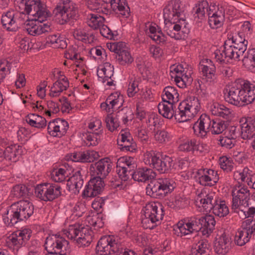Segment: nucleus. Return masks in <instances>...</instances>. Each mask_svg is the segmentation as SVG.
I'll list each match as a JSON object with an SVG mask.
<instances>
[{
  "instance_id": "nucleus-1",
  "label": "nucleus",
  "mask_w": 255,
  "mask_h": 255,
  "mask_svg": "<svg viewBox=\"0 0 255 255\" xmlns=\"http://www.w3.org/2000/svg\"><path fill=\"white\" fill-rule=\"evenodd\" d=\"M175 104L163 101L159 103V113L165 118L171 119L173 117L179 123L189 121L195 116L200 109V104L197 98L190 97L181 102L175 110Z\"/></svg>"
},
{
  "instance_id": "nucleus-2",
  "label": "nucleus",
  "mask_w": 255,
  "mask_h": 255,
  "mask_svg": "<svg viewBox=\"0 0 255 255\" xmlns=\"http://www.w3.org/2000/svg\"><path fill=\"white\" fill-rule=\"evenodd\" d=\"M223 93L227 102L242 106L255 100V85L243 79H238L227 85Z\"/></svg>"
},
{
  "instance_id": "nucleus-3",
  "label": "nucleus",
  "mask_w": 255,
  "mask_h": 255,
  "mask_svg": "<svg viewBox=\"0 0 255 255\" xmlns=\"http://www.w3.org/2000/svg\"><path fill=\"white\" fill-rule=\"evenodd\" d=\"M17 12L14 11V19L17 28L27 20L29 15L34 20L43 22L50 16V12L46 5L40 0H16Z\"/></svg>"
},
{
  "instance_id": "nucleus-4",
  "label": "nucleus",
  "mask_w": 255,
  "mask_h": 255,
  "mask_svg": "<svg viewBox=\"0 0 255 255\" xmlns=\"http://www.w3.org/2000/svg\"><path fill=\"white\" fill-rule=\"evenodd\" d=\"M232 211L246 219L255 214V195L251 196L250 190L245 185L234 187L232 191Z\"/></svg>"
},
{
  "instance_id": "nucleus-5",
  "label": "nucleus",
  "mask_w": 255,
  "mask_h": 255,
  "mask_svg": "<svg viewBox=\"0 0 255 255\" xmlns=\"http://www.w3.org/2000/svg\"><path fill=\"white\" fill-rule=\"evenodd\" d=\"M34 206L28 200H22L12 204L2 215L7 226H13L20 221H26L34 213Z\"/></svg>"
},
{
  "instance_id": "nucleus-6",
  "label": "nucleus",
  "mask_w": 255,
  "mask_h": 255,
  "mask_svg": "<svg viewBox=\"0 0 255 255\" xmlns=\"http://www.w3.org/2000/svg\"><path fill=\"white\" fill-rule=\"evenodd\" d=\"M143 211L144 215L142 218L141 224L144 229H154L160 224L164 215L162 206L155 202L146 204Z\"/></svg>"
},
{
  "instance_id": "nucleus-7",
  "label": "nucleus",
  "mask_w": 255,
  "mask_h": 255,
  "mask_svg": "<svg viewBox=\"0 0 255 255\" xmlns=\"http://www.w3.org/2000/svg\"><path fill=\"white\" fill-rule=\"evenodd\" d=\"M175 187L172 179L160 178L150 181L146 188V193L152 198L161 199L172 192Z\"/></svg>"
},
{
  "instance_id": "nucleus-8",
  "label": "nucleus",
  "mask_w": 255,
  "mask_h": 255,
  "mask_svg": "<svg viewBox=\"0 0 255 255\" xmlns=\"http://www.w3.org/2000/svg\"><path fill=\"white\" fill-rule=\"evenodd\" d=\"M62 3L57 5L53 14L60 24L73 21L78 17V9L75 4L70 0H61Z\"/></svg>"
},
{
  "instance_id": "nucleus-9",
  "label": "nucleus",
  "mask_w": 255,
  "mask_h": 255,
  "mask_svg": "<svg viewBox=\"0 0 255 255\" xmlns=\"http://www.w3.org/2000/svg\"><path fill=\"white\" fill-rule=\"evenodd\" d=\"M118 237L113 235L102 237L96 247V253L98 255H118L123 248Z\"/></svg>"
},
{
  "instance_id": "nucleus-10",
  "label": "nucleus",
  "mask_w": 255,
  "mask_h": 255,
  "mask_svg": "<svg viewBox=\"0 0 255 255\" xmlns=\"http://www.w3.org/2000/svg\"><path fill=\"white\" fill-rule=\"evenodd\" d=\"M244 48L231 45L230 40H226L223 46L215 51V58L220 63L228 62L229 60L240 61V56L244 55Z\"/></svg>"
},
{
  "instance_id": "nucleus-11",
  "label": "nucleus",
  "mask_w": 255,
  "mask_h": 255,
  "mask_svg": "<svg viewBox=\"0 0 255 255\" xmlns=\"http://www.w3.org/2000/svg\"><path fill=\"white\" fill-rule=\"evenodd\" d=\"M35 194L42 201L52 202L61 196L62 188L58 184L44 183L36 186Z\"/></svg>"
},
{
  "instance_id": "nucleus-12",
  "label": "nucleus",
  "mask_w": 255,
  "mask_h": 255,
  "mask_svg": "<svg viewBox=\"0 0 255 255\" xmlns=\"http://www.w3.org/2000/svg\"><path fill=\"white\" fill-rule=\"evenodd\" d=\"M199 221L198 217H186L179 221L174 226L173 233L178 237H182L199 231Z\"/></svg>"
},
{
  "instance_id": "nucleus-13",
  "label": "nucleus",
  "mask_w": 255,
  "mask_h": 255,
  "mask_svg": "<svg viewBox=\"0 0 255 255\" xmlns=\"http://www.w3.org/2000/svg\"><path fill=\"white\" fill-rule=\"evenodd\" d=\"M69 242L59 234L49 235L45 242V248L48 253L66 255Z\"/></svg>"
},
{
  "instance_id": "nucleus-14",
  "label": "nucleus",
  "mask_w": 255,
  "mask_h": 255,
  "mask_svg": "<svg viewBox=\"0 0 255 255\" xmlns=\"http://www.w3.org/2000/svg\"><path fill=\"white\" fill-rule=\"evenodd\" d=\"M31 233V230L28 228L14 232L7 238V243L9 248L17 253L20 249L27 244Z\"/></svg>"
},
{
  "instance_id": "nucleus-15",
  "label": "nucleus",
  "mask_w": 255,
  "mask_h": 255,
  "mask_svg": "<svg viewBox=\"0 0 255 255\" xmlns=\"http://www.w3.org/2000/svg\"><path fill=\"white\" fill-rule=\"evenodd\" d=\"M108 49L115 53V57L118 63L122 65L131 64L133 58L130 52L126 49V44L123 42L107 44Z\"/></svg>"
},
{
  "instance_id": "nucleus-16",
  "label": "nucleus",
  "mask_w": 255,
  "mask_h": 255,
  "mask_svg": "<svg viewBox=\"0 0 255 255\" xmlns=\"http://www.w3.org/2000/svg\"><path fill=\"white\" fill-rule=\"evenodd\" d=\"M184 10L181 7V2L180 0H170L164 4L163 9V14L164 21H174L179 20Z\"/></svg>"
},
{
  "instance_id": "nucleus-17",
  "label": "nucleus",
  "mask_w": 255,
  "mask_h": 255,
  "mask_svg": "<svg viewBox=\"0 0 255 255\" xmlns=\"http://www.w3.org/2000/svg\"><path fill=\"white\" fill-rule=\"evenodd\" d=\"M164 30L171 38L179 40L183 38L185 33L184 30L186 27L185 19L181 18L174 21H164Z\"/></svg>"
},
{
  "instance_id": "nucleus-18",
  "label": "nucleus",
  "mask_w": 255,
  "mask_h": 255,
  "mask_svg": "<svg viewBox=\"0 0 255 255\" xmlns=\"http://www.w3.org/2000/svg\"><path fill=\"white\" fill-rule=\"evenodd\" d=\"M202 73V80L209 85H214L217 82L216 68L213 62L208 59H202L199 67Z\"/></svg>"
},
{
  "instance_id": "nucleus-19",
  "label": "nucleus",
  "mask_w": 255,
  "mask_h": 255,
  "mask_svg": "<svg viewBox=\"0 0 255 255\" xmlns=\"http://www.w3.org/2000/svg\"><path fill=\"white\" fill-rule=\"evenodd\" d=\"M113 165V163L110 158L104 157L92 164L90 170L93 173V175L100 176L101 178L104 179L111 171Z\"/></svg>"
},
{
  "instance_id": "nucleus-20",
  "label": "nucleus",
  "mask_w": 255,
  "mask_h": 255,
  "mask_svg": "<svg viewBox=\"0 0 255 255\" xmlns=\"http://www.w3.org/2000/svg\"><path fill=\"white\" fill-rule=\"evenodd\" d=\"M212 121L209 115H201L193 127L195 134L202 138L205 137L211 130Z\"/></svg>"
},
{
  "instance_id": "nucleus-21",
  "label": "nucleus",
  "mask_w": 255,
  "mask_h": 255,
  "mask_svg": "<svg viewBox=\"0 0 255 255\" xmlns=\"http://www.w3.org/2000/svg\"><path fill=\"white\" fill-rule=\"evenodd\" d=\"M25 28L29 34L33 36L49 33L52 30L50 23H43V22L34 20V17L31 20L28 21Z\"/></svg>"
},
{
  "instance_id": "nucleus-22",
  "label": "nucleus",
  "mask_w": 255,
  "mask_h": 255,
  "mask_svg": "<svg viewBox=\"0 0 255 255\" xmlns=\"http://www.w3.org/2000/svg\"><path fill=\"white\" fill-rule=\"evenodd\" d=\"M68 128L69 124L67 121L57 118L48 123L47 131L52 136L61 137L66 133Z\"/></svg>"
},
{
  "instance_id": "nucleus-23",
  "label": "nucleus",
  "mask_w": 255,
  "mask_h": 255,
  "mask_svg": "<svg viewBox=\"0 0 255 255\" xmlns=\"http://www.w3.org/2000/svg\"><path fill=\"white\" fill-rule=\"evenodd\" d=\"M216 8L215 3L212 2L209 5L207 0H202L195 4L192 9V13L194 18L202 20L205 18L206 13L208 15L209 12H214Z\"/></svg>"
},
{
  "instance_id": "nucleus-24",
  "label": "nucleus",
  "mask_w": 255,
  "mask_h": 255,
  "mask_svg": "<svg viewBox=\"0 0 255 255\" xmlns=\"http://www.w3.org/2000/svg\"><path fill=\"white\" fill-rule=\"evenodd\" d=\"M124 102L123 96L119 92H115L108 97L105 102L101 104V108L107 112L112 113L115 109L122 106Z\"/></svg>"
},
{
  "instance_id": "nucleus-25",
  "label": "nucleus",
  "mask_w": 255,
  "mask_h": 255,
  "mask_svg": "<svg viewBox=\"0 0 255 255\" xmlns=\"http://www.w3.org/2000/svg\"><path fill=\"white\" fill-rule=\"evenodd\" d=\"M208 23L212 29L222 26L225 21V9L222 5H216V10L208 13Z\"/></svg>"
},
{
  "instance_id": "nucleus-26",
  "label": "nucleus",
  "mask_w": 255,
  "mask_h": 255,
  "mask_svg": "<svg viewBox=\"0 0 255 255\" xmlns=\"http://www.w3.org/2000/svg\"><path fill=\"white\" fill-rule=\"evenodd\" d=\"M99 156L97 152L94 150H87L83 152H77L67 154L66 159L74 162H91Z\"/></svg>"
},
{
  "instance_id": "nucleus-27",
  "label": "nucleus",
  "mask_w": 255,
  "mask_h": 255,
  "mask_svg": "<svg viewBox=\"0 0 255 255\" xmlns=\"http://www.w3.org/2000/svg\"><path fill=\"white\" fill-rule=\"evenodd\" d=\"M114 68L109 62H106L103 65L99 67L97 70V76L99 80L103 83L107 81L108 86H112L114 84V80L112 77L114 75Z\"/></svg>"
},
{
  "instance_id": "nucleus-28",
  "label": "nucleus",
  "mask_w": 255,
  "mask_h": 255,
  "mask_svg": "<svg viewBox=\"0 0 255 255\" xmlns=\"http://www.w3.org/2000/svg\"><path fill=\"white\" fill-rule=\"evenodd\" d=\"M240 128L242 138L244 139L253 137L255 130V118H243L240 120Z\"/></svg>"
},
{
  "instance_id": "nucleus-29",
  "label": "nucleus",
  "mask_w": 255,
  "mask_h": 255,
  "mask_svg": "<svg viewBox=\"0 0 255 255\" xmlns=\"http://www.w3.org/2000/svg\"><path fill=\"white\" fill-rule=\"evenodd\" d=\"M199 221V231L204 236H208L215 229L216 221L212 215H206L205 216L198 217Z\"/></svg>"
},
{
  "instance_id": "nucleus-30",
  "label": "nucleus",
  "mask_w": 255,
  "mask_h": 255,
  "mask_svg": "<svg viewBox=\"0 0 255 255\" xmlns=\"http://www.w3.org/2000/svg\"><path fill=\"white\" fill-rule=\"evenodd\" d=\"M155 24L152 25L149 23L146 24V33L156 43L159 44H164L167 40V36L162 32L161 28Z\"/></svg>"
},
{
  "instance_id": "nucleus-31",
  "label": "nucleus",
  "mask_w": 255,
  "mask_h": 255,
  "mask_svg": "<svg viewBox=\"0 0 255 255\" xmlns=\"http://www.w3.org/2000/svg\"><path fill=\"white\" fill-rule=\"evenodd\" d=\"M231 239L230 236L225 233L222 234L215 243V252L219 255L227 254L231 248Z\"/></svg>"
},
{
  "instance_id": "nucleus-32",
  "label": "nucleus",
  "mask_w": 255,
  "mask_h": 255,
  "mask_svg": "<svg viewBox=\"0 0 255 255\" xmlns=\"http://www.w3.org/2000/svg\"><path fill=\"white\" fill-rule=\"evenodd\" d=\"M69 87V82L66 76L58 78L51 87L49 96L51 97H57Z\"/></svg>"
},
{
  "instance_id": "nucleus-33",
  "label": "nucleus",
  "mask_w": 255,
  "mask_h": 255,
  "mask_svg": "<svg viewBox=\"0 0 255 255\" xmlns=\"http://www.w3.org/2000/svg\"><path fill=\"white\" fill-rule=\"evenodd\" d=\"M218 196L215 192H209L205 196L203 193L198 195L197 201H199L202 208L206 212H211L214 205L216 203Z\"/></svg>"
},
{
  "instance_id": "nucleus-34",
  "label": "nucleus",
  "mask_w": 255,
  "mask_h": 255,
  "mask_svg": "<svg viewBox=\"0 0 255 255\" xmlns=\"http://www.w3.org/2000/svg\"><path fill=\"white\" fill-rule=\"evenodd\" d=\"M4 159L12 162L18 160L23 152L22 147L17 144H9L3 150Z\"/></svg>"
},
{
  "instance_id": "nucleus-35",
  "label": "nucleus",
  "mask_w": 255,
  "mask_h": 255,
  "mask_svg": "<svg viewBox=\"0 0 255 255\" xmlns=\"http://www.w3.org/2000/svg\"><path fill=\"white\" fill-rule=\"evenodd\" d=\"M156 176L152 169L147 167L138 168L134 171L132 178L134 181L145 182L146 181L152 180Z\"/></svg>"
},
{
  "instance_id": "nucleus-36",
  "label": "nucleus",
  "mask_w": 255,
  "mask_h": 255,
  "mask_svg": "<svg viewBox=\"0 0 255 255\" xmlns=\"http://www.w3.org/2000/svg\"><path fill=\"white\" fill-rule=\"evenodd\" d=\"M83 183L84 180L82 178L81 171L78 170L76 171L75 173L68 179L67 185L69 187L70 191H72L73 193L76 194L79 193Z\"/></svg>"
},
{
  "instance_id": "nucleus-37",
  "label": "nucleus",
  "mask_w": 255,
  "mask_h": 255,
  "mask_svg": "<svg viewBox=\"0 0 255 255\" xmlns=\"http://www.w3.org/2000/svg\"><path fill=\"white\" fill-rule=\"evenodd\" d=\"M210 111L212 115L222 117L226 120L229 119L231 117V109L217 102L211 104Z\"/></svg>"
},
{
  "instance_id": "nucleus-38",
  "label": "nucleus",
  "mask_w": 255,
  "mask_h": 255,
  "mask_svg": "<svg viewBox=\"0 0 255 255\" xmlns=\"http://www.w3.org/2000/svg\"><path fill=\"white\" fill-rule=\"evenodd\" d=\"M1 22L3 27L7 31H15L18 28L14 19V11H8L3 14Z\"/></svg>"
},
{
  "instance_id": "nucleus-39",
  "label": "nucleus",
  "mask_w": 255,
  "mask_h": 255,
  "mask_svg": "<svg viewBox=\"0 0 255 255\" xmlns=\"http://www.w3.org/2000/svg\"><path fill=\"white\" fill-rule=\"evenodd\" d=\"M113 11L126 17L129 15L130 9L126 0H111Z\"/></svg>"
},
{
  "instance_id": "nucleus-40",
  "label": "nucleus",
  "mask_w": 255,
  "mask_h": 255,
  "mask_svg": "<svg viewBox=\"0 0 255 255\" xmlns=\"http://www.w3.org/2000/svg\"><path fill=\"white\" fill-rule=\"evenodd\" d=\"M179 95L177 89L172 86H167L163 89L162 94V101L175 104L179 99Z\"/></svg>"
},
{
  "instance_id": "nucleus-41",
  "label": "nucleus",
  "mask_w": 255,
  "mask_h": 255,
  "mask_svg": "<svg viewBox=\"0 0 255 255\" xmlns=\"http://www.w3.org/2000/svg\"><path fill=\"white\" fill-rule=\"evenodd\" d=\"M243 65L249 71L255 72V49H249L244 53Z\"/></svg>"
},
{
  "instance_id": "nucleus-42",
  "label": "nucleus",
  "mask_w": 255,
  "mask_h": 255,
  "mask_svg": "<svg viewBox=\"0 0 255 255\" xmlns=\"http://www.w3.org/2000/svg\"><path fill=\"white\" fill-rule=\"evenodd\" d=\"M93 232L89 228H82L81 234L76 241L79 247H85L90 245L93 241Z\"/></svg>"
},
{
  "instance_id": "nucleus-43",
  "label": "nucleus",
  "mask_w": 255,
  "mask_h": 255,
  "mask_svg": "<svg viewBox=\"0 0 255 255\" xmlns=\"http://www.w3.org/2000/svg\"><path fill=\"white\" fill-rule=\"evenodd\" d=\"M25 121L30 126L39 129L45 128L47 125V121L44 118L34 114L27 115Z\"/></svg>"
},
{
  "instance_id": "nucleus-44",
  "label": "nucleus",
  "mask_w": 255,
  "mask_h": 255,
  "mask_svg": "<svg viewBox=\"0 0 255 255\" xmlns=\"http://www.w3.org/2000/svg\"><path fill=\"white\" fill-rule=\"evenodd\" d=\"M252 236L246 229L242 226L238 229L235 234L234 242L235 244L239 246H243L249 242Z\"/></svg>"
},
{
  "instance_id": "nucleus-45",
  "label": "nucleus",
  "mask_w": 255,
  "mask_h": 255,
  "mask_svg": "<svg viewBox=\"0 0 255 255\" xmlns=\"http://www.w3.org/2000/svg\"><path fill=\"white\" fill-rule=\"evenodd\" d=\"M212 209L213 213L219 217L226 216L229 213V209L225 200H222L217 197L216 203Z\"/></svg>"
},
{
  "instance_id": "nucleus-46",
  "label": "nucleus",
  "mask_w": 255,
  "mask_h": 255,
  "mask_svg": "<svg viewBox=\"0 0 255 255\" xmlns=\"http://www.w3.org/2000/svg\"><path fill=\"white\" fill-rule=\"evenodd\" d=\"M210 245L205 240L198 242L195 247H192L190 255H209Z\"/></svg>"
},
{
  "instance_id": "nucleus-47",
  "label": "nucleus",
  "mask_w": 255,
  "mask_h": 255,
  "mask_svg": "<svg viewBox=\"0 0 255 255\" xmlns=\"http://www.w3.org/2000/svg\"><path fill=\"white\" fill-rule=\"evenodd\" d=\"M228 40H232V43L234 46L240 47H244V53L245 51H246L247 49V45L248 44V41L246 40L245 38L244 34L243 32H239L238 33H235L234 35H230L228 37Z\"/></svg>"
},
{
  "instance_id": "nucleus-48",
  "label": "nucleus",
  "mask_w": 255,
  "mask_h": 255,
  "mask_svg": "<svg viewBox=\"0 0 255 255\" xmlns=\"http://www.w3.org/2000/svg\"><path fill=\"white\" fill-rule=\"evenodd\" d=\"M73 35L75 39L85 43H91L95 39V36L92 33L87 32L84 29H76Z\"/></svg>"
},
{
  "instance_id": "nucleus-49",
  "label": "nucleus",
  "mask_w": 255,
  "mask_h": 255,
  "mask_svg": "<svg viewBox=\"0 0 255 255\" xmlns=\"http://www.w3.org/2000/svg\"><path fill=\"white\" fill-rule=\"evenodd\" d=\"M87 20L90 27L96 29L103 25L105 18L98 14L90 13L87 15Z\"/></svg>"
},
{
  "instance_id": "nucleus-50",
  "label": "nucleus",
  "mask_w": 255,
  "mask_h": 255,
  "mask_svg": "<svg viewBox=\"0 0 255 255\" xmlns=\"http://www.w3.org/2000/svg\"><path fill=\"white\" fill-rule=\"evenodd\" d=\"M161 160V157L154 152H147L144 154V161L145 164L149 165L156 170L158 168Z\"/></svg>"
},
{
  "instance_id": "nucleus-51",
  "label": "nucleus",
  "mask_w": 255,
  "mask_h": 255,
  "mask_svg": "<svg viewBox=\"0 0 255 255\" xmlns=\"http://www.w3.org/2000/svg\"><path fill=\"white\" fill-rule=\"evenodd\" d=\"M196 141L195 138L186 139L179 145L178 149L181 151L194 153Z\"/></svg>"
},
{
  "instance_id": "nucleus-52",
  "label": "nucleus",
  "mask_w": 255,
  "mask_h": 255,
  "mask_svg": "<svg viewBox=\"0 0 255 255\" xmlns=\"http://www.w3.org/2000/svg\"><path fill=\"white\" fill-rule=\"evenodd\" d=\"M84 228V227L79 224L70 225L68 229L64 231V234L68 239L76 240L81 234L82 228Z\"/></svg>"
},
{
  "instance_id": "nucleus-53",
  "label": "nucleus",
  "mask_w": 255,
  "mask_h": 255,
  "mask_svg": "<svg viewBox=\"0 0 255 255\" xmlns=\"http://www.w3.org/2000/svg\"><path fill=\"white\" fill-rule=\"evenodd\" d=\"M68 171L62 168L54 169L51 173V179L56 182H62L68 177Z\"/></svg>"
},
{
  "instance_id": "nucleus-54",
  "label": "nucleus",
  "mask_w": 255,
  "mask_h": 255,
  "mask_svg": "<svg viewBox=\"0 0 255 255\" xmlns=\"http://www.w3.org/2000/svg\"><path fill=\"white\" fill-rule=\"evenodd\" d=\"M227 128V124L224 121L220 119H213L211 130L212 134H219L221 133Z\"/></svg>"
},
{
  "instance_id": "nucleus-55",
  "label": "nucleus",
  "mask_w": 255,
  "mask_h": 255,
  "mask_svg": "<svg viewBox=\"0 0 255 255\" xmlns=\"http://www.w3.org/2000/svg\"><path fill=\"white\" fill-rule=\"evenodd\" d=\"M173 166L172 158L168 156H165L161 157V160L157 170L161 173H164L170 170Z\"/></svg>"
},
{
  "instance_id": "nucleus-56",
  "label": "nucleus",
  "mask_w": 255,
  "mask_h": 255,
  "mask_svg": "<svg viewBox=\"0 0 255 255\" xmlns=\"http://www.w3.org/2000/svg\"><path fill=\"white\" fill-rule=\"evenodd\" d=\"M139 102L136 104V107L139 106L140 102L148 101L152 100L153 96L151 90L146 87L142 88L137 95Z\"/></svg>"
},
{
  "instance_id": "nucleus-57",
  "label": "nucleus",
  "mask_w": 255,
  "mask_h": 255,
  "mask_svg": "<svg viewBox=\"0 0 255 255\" xmlns=\"http://www.w3.org/2000/svg\"><path fill=\"white\" fill-rule=\"evenodd\" d=\"M11 64L7 60L0 61V84L3 82L6 76L10 72Z\"/></svg>"
},
{
  "instance_id": "nucleus-58",
  "label": "nucleus",
  "mask_w": 255,
  "mask_h": 255,
  "mask_svg": "<svg viewBox=\"0 0 255 255\" xmlns=\"http://www.w3.org/2000/svg\"><path fill=\"white\" fill-rule=\"evenodd\" d=\"M11 195L17 198L25 197L27 194V188L23 184L14 186L10 191Z\"/></svg>"
},
{
  "instance_id": "nucleus-59",
  "label": "nucleus",
  "mask_w": 255,
  "mask_h": 255,
  "mask_svg": "<svg viewBox=\"0 0 255 255\" xmlns=\"http://www.w3.org/2000/svg\"><path fill=\"white\" fill-rule=\"evenodd\" d=\"M119 148L123 151H129L130 152H135L137 149L136 143L130 140H126L121 143L118 144Z\"/></svg>"
},
{
  "instance_id": "nucleus-60",
  "label": "nucleus",
  "mask_w": 255,
  "mask_h": 255,
  "mask_svg": "<svg viewBox=\"0 0 255 255\" xmlns=\"http://www.w3.org/2000/svg\"><path fill=\"white\" fill-rule=\"evenodd\" d=\"M77 51L76 47H70L65 52L64 56L66 59L75 61L76 62H78L79 61H83V58L81 57Z\"/></svg>"
},
{
  "instance_id": "nucleus-61",
  "label": "nucleus",
  "mask_w": 255,
  "mask_h": 255,
  "mask_svg": "<svg viewBox=\"0 0 255 255\" xmlns=\"http://www.w3.org/2000/svg\"><path fill=\"white\" fill-rule=\"evenodd\" d=\"M220 167L225 171L231 172L234 168V162L229 158L222 156L219 160Z\"/></svg>"
},
{
  "instance_id": "nucleus-62",
  "label": "nucleus",
  "mask_w": 255,
  "mask_h": 255,
  "mask_svg": "<svg viewBox=\"0 0 255 255\" xmlns=\"http://www.w3.org/2000/svg\"><path fill=\"white\" fill-rule=\"evenodd\" d=\"M100 134H96L92 131H87L83 134L86 145L95 146L98 144V137Z\"/></svg>"
},
{
  "instance_id": "nucleus-63",
  "label": "nucleus",
  "mask_w": 255,
  "mask_h": 255,
  "mask_svg": "<svg viewBox=\"0 0 255 255\" xmlns=\"http://www.w3.org/2000/svg\"><path fill=\"white\" fill-rule=\"evenodd\" d=\"M154 138L159 143H165L170 140V135L164 130H158L154 134Z\"/></svg>"
},
{
  "instance_id": "nucleus-64",
  "label": "nucleus",
  "mask_w": 255,
  "mask_h": 255,
  "mask_svg": "<svg viewBox=\"0 0 255 255\" xmlns=\"http://www.w3.org/2000/svg\"><path fill=\"white\" fill-rule=\"evenodd\" d=\"M88 128L96 134H101L103 132L102 124L100 119H94L89 124Z\"/></svg>"
}]
</instances>
